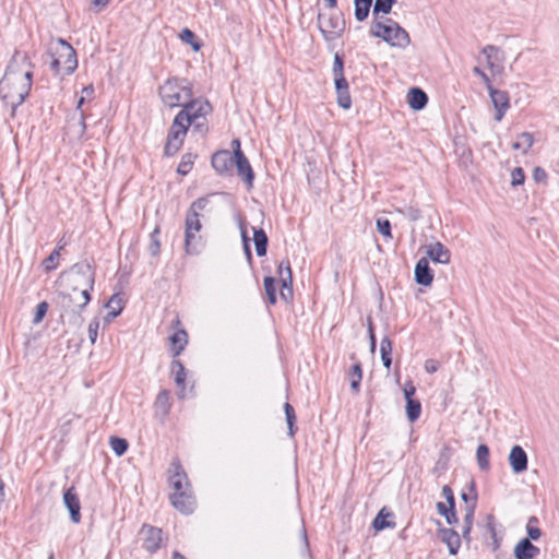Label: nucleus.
Returning a JSON list of instances; mask_svg holds the SVG:
<instances>
[{
  "instance_id": "338daca9",
  "label": "nucleus",
  "mask_w": 559,
  "mask_h": 559,
  "mask_svg": "<svg viewBox=\"0 0 559 559\" xmlns=\"http://www.w3.org/2000/svg\"><path fill=\"white\" fill-rule=\"evenodd\" d=\"M367 331H368V335L370 334H373V324H372V321L370 318H368L367 320Z\"/></svg>"
},
{
  "instance_id": "1a4fd4ad",
  "label": "nucleus",
  "mask_w": 559,
  "mask_h": 559,
  "mask_svg": "<svg viewBox=\"0 0 559 559\" xmlns=\"http://www.w3.org/2000/svg\"><path fill=\"white\" fill-rule=\"evenodd\" d=\"M318 25L323 39L328 43L338 39L345 31V20L340 12L319 14Z\"/></svg>"
},
{
  "instance_id": "37998d69",
  "label": "nucleus",
  "mask_w": 559,
  "mask_h": 559,
  "mask_svg": "<svg viewBox=\"0 0 559 559\" xmlns=\"http://www.w3.org/2000/svg\"><path fill=\"white\" fill-rule=\"evenodd\" d=\"M173 370L175 372V381L176 383L181 386V389H185V380H186V371L182 366V364L178 360H175L173 362Z\"/></svg>"
},
{
  "instance_id": "a878e982",
  "label": "nucleus",
  "mask_w": 559,
  "mask_h": 559,
  "mask_svg": "<svg viewBox=\"0 0 559 559\" xmlns=\"http://www.w3.org/2000/svg\"><path fill=\"white\" fill-rule=\"evenodd\" d=\"M439 533L442 542L448 547L449 554L452 556L456 555L461 546L459 534L451 528H440Z\"/></svg>"
},
{
  "instance_id": "79ce46f5",
  "label": "nucleus",
  "mask_w": 559,
  "mask_h": 559,
  "mask_svg": "<svg viewBox=\"0 0 559 559\" xmlns=\"http://www.w3.org/2000/svg\"><path fill=\"white\" fill-rule=\"evenodd\" d=\"M362 372L359 364H355L350 370V388L353 391H359V383L361 381Z\"/></svg>"
},
{
  "instance_id": "c85d7f7f",
  "label": "nucleus",
  "mask_w": 559,
  "mask_h": 559,
  "mask_svg": "<svg viewBox=\"0 0 559 559\" xmlns=\"http://www.w3.org/2000/svg\"><path fill=\"white\" fill-rule=\"evenodd\" d=\"M534 144V136L530 132H522L516 136L515 142L512 144L514 151L521 152L523 155L527 154Z\"/></svg>"
},
{
  "instance_id": "58836bf2",
  "label": "nucleus",
  "mask_w": 559,
  "mask_h": 559,
  "mask_svg": "<svg viewBox=\"0 0 559 559\" xmlns=\"http://www.w3.org/2000/svg\"><path fill=\"white\" fill-rule=\"evenodd\" d=\"M109 445L117 456L124 454L128 449V442L123 438L111 437L109 439Z\"/></svg>"
},
{
  "instance_id": "39448f33",
  "label": "nucleus",
  "mask_w": 559,
  "mask_h": 559,
  "mask_svg": "<svg viewBox=\"0 0 559 559\" xmlns=\"http://www.w3.org/2000/svg\"><path fill=\"white\" fill-rule=\"evenodd\" d=\"M212 111L211 103L204 97L191 98L182 106L178 112L179 116H183V119L189 126L198 130L205 128V120L207 115Z\"/></svg>"
},
{
  "instance_id": "864d4df0",
  "label": "nucleus",
  "mask_w": 559,
  "mask_h": 559,
  "mask_svg": "<svg viewBox=\"0 0 559 559\" xmlns=\"http://www.w3.org/2000/svg\"><path fill=\"white\" fill-rule=\"evenodd\" d=\"M440 364L436 359H427L424 362V369L427 373L432 374L438 371Z\"/></svg>"
},
{
  "instance_id": "4c0bfd02",
  "label": "nucleus",
  "mask_w": 559,
  "mask_h": 559,
  "mask_svg": "<svg viewBox=\"0 0 559 559\" xmlns=\"http://www.w3.org/2000/svg\"><path fill=\"white\" fill-rule=\"evenodd\" d=\"M103 328V319L98 317L93 318L87 325L88 340L92 345L96 343L98 330Z\"/></svg>"
},
{
  "instance_id": "72a5a7b5",
  "label": "nucleus",
  "mask_w": 559,
  "mask_h": 559,
  "mask_svg": "<svg viewBox=\"0 0 559 559\" xmlns=\"http://www.w3.org/2000/svg\"><path fill=\"white\" fill-rule=\"evenodd\" d=\"M476 460L481 471L489 469V449L486 444H479L476 448Z\"/></svg>"
},
{
  "instance_id": "c756f323",
  "label": "nucleus",
  "mask_w": 559,
  "mask_h": 559,
  "mask_svg": "<svg viewBox=\"0 0 559 559\" xmlns=\"http://www.w3.org/2000/svg\"><path fill=\"white\" fill-rule=\"evenodd\" d=\"M391 518H392V514L389 511H386L385 508H382L379 511V513L377 514V516L374 518V520L372 522V527L378 532L385 530V528L394 527L395 523L390 520Z\"/></svg>"
},
{
  "instance_id": "0e129e2a",
  "label": "nucleus",
  "mask_w": 559,
  "mask_h": 559,
  "mask_svg": "<svg viewBox=\"0 0 559 559\" xmlns=\"http://www.w3.org/2000/svg\"><path fill=\"white\" fill-rule=\"evenodd\" d=\"M487 528L491 534H495V523L492 516L487 518Z\"/></svg>"
},
{
  "instance_id": "ddd939ff",
  "label": "nucleus",
  "mask_w": 559,
  "mask_h": 559,
  "mask_svg": "<svg viewBox=\"0 0 559 559\" xmlns=\"http://www.w3.org/2000/svg\"><path fill=\"white\" fill-rule=\"evenodd\" d=\"M415 393V385L411 381L405 382L403 389V394L406 401L405 413L407 419L412 423L418 419L421 412L420 402L414 399Z\"/></svg>"
},
{
  "instance_id": "7c9ffc66",
  "label": "nucleus",
  "mask_w": 559,
  "mask_h": 559,
  "mask_svg": "<svg viewBox=\"0 0 559 559\" xmlns=\"http://www.w3.org/2000/svg\"><path fill=\"white\" fill-rule=\"evenodd\" d=\"M372 0H354V15L357 22L365 21L370 12Z\"/></svg>"
},
{
  "instance_id": "2f4dec72",
  "label": "nucleus",
  "mask_w": 559,
  "mask_h": 559,
  "mask_svg": "<svg viewBox=\"0 0 559 559\" xmlns=\"http://www.w3.org/2000/svg\"><path fill=\"white\" fill-rule=\"evenodd\" d=\"M253 242L258 257H264L267 248V237L262 229L253 230Z\"/></svg>"
},
{
  "instance_id": "20e7f679",
  "label": "nucleus",
  "mask_w": 559,
  "mask_h": 559,
  "mask_svg": "<svg viewBox=\"0 0 559 559\" xmlns=\"http://www.w3.org/2000/svg\"><path fill=\"white\" fill-rule=\"evenodd\" d=\"M371 34L394 49H405L411 44L408 33L391 19L373 22Z\"/></svg>"
},
{
  "instance_id": "b1692460",
  "label": "nucleus",
  "mask_w": 559,
  "mask_h": 559,
  "mask_svg": "<svg viewBox=\"0 0 559 559\" xmlns=\"http://www.w3.org/2000/svg\"><path fill=\"white\" fill-rule=\"evenodd\" d=\"M334 87L336 93V102L337 105L342 109H349L352 106V98L349 94V86L346 79L343 80H334Z\"/></svg>"
},
{
  "instance_id": "a211bd4d",
  "label": "nucleus",
  "mask_w": 559,
  "mask_h": 559,
  "mask_svg": "<svg viewBox=\"0 0 559 559\" xmlns=\"http://www.w3.org/2000/svg\"><path fill=\"white\" fill-rule=\"evenodd\" d=\"M169 485L174 492H191L189 479L179 464L174 465L173 474L169 476Z\"/></svg>"
},
{
  "instance_id": "774afa93",
  "label": "nucleus",
  "mask_w": 559,
  "mask_h": 559,
  "mask_svg": "<svg viewBox=\"0 0 559 559\" xmlns=\"http://www.w3.org/2000/svg\"><path fill=\"white\" fill-rule=\"evenodd\" d=\"M329 8L334 9L336 7V0H324Z\"/></svg>"
},
{
  "instance_id": "9b49d317",
  "label": "nucleus",
  "mask_w": 559,
  "mask_h": 559,
  "mask_svg": "<svg viewBox=\"0 0 559 559\" xmlns=\"http://www.w3.org/2000/svg\"><path fill=\"white\" fill-rule=\"evenodd\" d=\"M488 95L495 109V120L501 121L510 108L509 95L506 91L497 90L492 85H488Z\"/></svg>"
},
{
  "instance_id": "09e8293b",
  "label": "nucleus",
  "mask_w": 559,
  "mask_h": 559,
  "mask_svg": "<svg viewBox=\"0 0 559 559\" xmlns=\"http://www.w3.org/2000/svg\"><path fill=\"white\" fill-rule=\"evenodd\" d=\"M510 177H511L510 183L512 187L522 186L524 183L525 175L521 167L513 168L510 174Z\"/></svg>"
},
{
  "instance_id": "0eeeda50",
  "label": "nucleus",
  "mask_w": 559,
  "mask_h": 559,
  "mask_svg": "<svg viewBox=\"0 0 559 559\" xmlns=\"http://www.w3.org/2000/svg\"><path fill=\"white\" fill-rule=\"evenodd\" d=\"M207 198H201L194 201L187 214L185 222V248L187 253H192L191 245L197 239L201 230V222L199 218V212L203 211L209 203Z\"/></svg>"
},
{
  "instance_id": "7ed1b4c3",
  "label": "nucleus",
  "mask_w": 559,
  "mask_h": 559,
  "mask_svg": "<svg viewBox=\"0 0 559 559\" xmlns=\"http://www.w3.org/2000/svg\"><path fill=\"white\" fill-rule=\"evenodd\" d=\"M156 95L163 108H179L192 98V84L183 78L169 76L158 85Z\"/></svg>"
},
{
  "instance_id": "6e6552de",
  "label": "nucleus",
  "mask_w": 559,
  "mask_h": 559,
  "mask_svg": "<svg viewBox=\"0 0 559 559\" xmlns=\"http://www.w3.org/2000/svg\"><path fill=\"white\" fill-rule=\"evenodd\" d=\"M481 55L485 58L486 67L491 78L502 76L504 71L512 64L508 51L503 48L487 46L483 49Z\"/></svg>"
},
{
  "instance_id": "f257e3e1",
  "label": "nucleus",
  "mask_w": 559,
  "mask_h": 559,
  "mask_svg": "<svg viewBox=\"0 0 559 559\" xmlns=\"http://www.w3.org/2000/svg\"><path fill=\"white\" fill-rule=\"evenodd\" d=\"M32 64L26 55H15L0 81V95L3 103L15 109L29 93Z\"/></svg>"
},
{
  "instance_id": "f704fd0d",
  "label": "nucleus",
  "mask_w": 559,
  "mask_h": 559,
  "mask_svg": "<svg viewBox=\"0 0 559 559\" xmlns=\"http://www.w3.org/2000/svg\"><path fill=\"white\" fill-rule=\"evenodd\" d=\"M440 515H442L449 525H454L457 523V519L454 513V506L444 504L442 502H438L436 506Z\"/></svg>"
},
{
  "instance_id": "bf43d9fd",
  "label": "nucleus",
  "mask_w": 559,
  "mask_h": 559,
  "mask_svg": "<svg viewBox=\"0 0 559 559\" xmlns=\"http://www.w3.org/2000/svg\"><path fill=\"white\" fill-rule=\"evenodd\" d=\"M473 72L483 80L487 88L488 85H491L489 76L480 68L475 67L473 69Z\"/></svg>"
},
{
  "instance_id": "4be33fe9",
  "label": "nucleus",
  "mask_w": 559,
  "mask_h": 559,
  "mask_svg": "<svg viewBox=\"0 0 559 559\" xmlns=\"http://www.w3.org/2000/svg\"><path fill=\"white\" fill-rule=\"evenodd\" d=\"M145 534L143 546L148 552H155L163 543V532L159 528L147 526L143 527Z\"/></svg>"
},
{
  "instance_id": "8fccbe9b",
  "label": "nucleus",
  "mask_w": 559,
  "mask_h": 559,
  "mask_svg": "<svg viewBox=\"0 0 559 559\" xmlns=\"http://www.w3.org/2000/svg\"><path fill=\"white\" fill-rule=\"evenodd\" d=\"M60 253L59 250H53L49 257L44 261L43 266L46 271L56 270L58 266Z\"/></svg>"
},
{
  "instance_id": "e2e57ef3",
  "label": "nucleus",
  "mask_w": 559,
  "mask_h": 559,
  "mask_svg": "<svg viewBox=\"0 0 559 559\" xmlns=\"http://www.w3.org/2000/svg\"><path fill=\"white\" fill-rule=\"evenodd\" d=\"M231 146H233V153H231L233 156L243 155V153L240 148V142L238 140H234L231 142Z\"/></svg>"
},
{
  "instance_id": "423d86ee",
  "label": "nucleus",
  "mask_w": 559,
  "mask_h": 559,
  "mask_svg": "<svg viewBox=\"0 0 559 559\" xmlns=\"http://www.w3.org/2000/svg\"><path fill=\"white\" fill-rule=\"evenodd\" d=\"M78 67L76 55L73 47L63 39L58 40V45L52 53L51 69L57 75H69Z\"/></svg>"
},
{
  "instance_id": "3c124183",
  "label": "nucleus",
  "mask_w": 559,
  "mask_h": 559,
  "mask_svg": "<svg viewBox=\"0 0 559 559\" xmlns=\"http://www.w3.org/2000/svg\"><path fill=\"white\" fill-rule=\"evenodd\" d=\"M48 310V304L46 301H41L37 305L36 311L33 318V323L38 324L43 321Z\"/></svg>"
},
{
  "instance_id": "6e6d98bb",
  "label": "nucleus",
  "mask_w": 559,
  "mask_h": 559,
  "mask_svg": "<svg viewBox=\"0 0 559 559\" xmlns=\"http://www.w3.org/2000/svg\"><path fill=\"white\" fill-rule=\"evenodd\" d=\"M442 493L445 498V504L454 506V495L449 486L442 487Z\"/></svg>"
},
{
  "instance_id": "a18cd8bd",
  "label": "nucleus",
  "mask_w": 559,
  "mask_h": 559,
  "mask_svg": "<svg viewBox=\"0 0 559 559\" xmlns=\"http://www.w3.org/2000/svg\"><path fill=\"white\" fill-rule=\"evenodd\" d=\"M332 72L334 74V80L345 79L343 60L338 53H335L333 57Z\"/></svg>"
},
{
  "instance_id": "dca6fc26",
  "label": "nucleus",
  "mask_w": 559,
  "mask_h": 559,
  "mask_svg": "<svg viewBox=\"0 0 559 559\" xmlns=\"http://www.w3.org/2000/svg\"><path fill=\"white\" fill-rule=\"evenodd\" d=\"M62 501L69 512L71 522L79 524L81 522V504L73 487L63 493Z\"/></svg>"
},
{
  "instance_id": "cd10ccee",
  "label": "nucleus",
  "mask_w": 559,
  "mask_h": 559,
  "mask_svg": "<svg viewBox=\"0 0 559 559\" xmlns=\"http://www.w3.org/2000/svg\"><path fill=\"white\" fill-rule=\"evenodd\" d=\"M171 352L175 356H178L186 347L188 343V335L185 330H177L169 337Z\"/></svg>"
},
{
  "instance_id": "412c9836",
  "label": "nucleus",
  "mask_w": 559,
  "mask_h": 559,
  "mask_svg": "<svg viewBox=\"0 0 559 559\" xmlns=\"http://www.w3.org/2000/svg\"><path fill=\"white\" fill-rule=\"evenodd\" d=\"M408 107L413 111L423 110L428 104L427 94L419 87H411L406 92Z\"/></svg>"
},
{
  "instance_id": "de8ad7c7",
  "label": "nucleus",
  "mask_w": 559,
  "mask_h": 559,
  "mask_svg": "<svg viewBox=\"0 0 559 559\" xmlns=\"http://www.w3.org/2000/svg\"><path fill=\"white\" fill-rule=\"evenodd\" d=\"M158 236H159V228L155 227L151 234V245H150V252L153 257L157 255L160 250V242H159Z\"/></svg>"
},
{
  "instance_id": "9d476101",
  "label": "nucleus",
  "mask_w": 559,
  "mask_h": 559,
  "mask_svg": "<svg viewBox=\"0 0 559 559\" xmlns=\"http://www.w3.org/2000/svg\"><path fill=\"white\" fill-rule=\"evenodd\" d=\"M189 127L183 116H179L178 114L175 116L164 147V152L167 156H173L180 150Z\"/></svg>"
},
{
  "instance_id": "393cba45",
  "label": "nucleus",
  "mask_w": 559,
  "mask_h": 559,
  "mask_svg": "<svg viewBox=\"0 0 559 559\" xmlns=\"http://www.w3.org/2000/svg\"><path fill=\"white\" fill-rule=\"evenodd\" d=\"M539 550L528 538L521 539L514 547L513 554L515 559H535Z\"/></svg>"
},
{
  "instance_id": "052dcab7",
  "label": "nucleus",
  "mask_w": 559,
  "mask_h": 559,
  "mask_svg": "<svg viewBox=\"0 0 559 559\" xmlns=\"http://www.w3.org/2000/svg\"><path fill=\"white\" fill-rule=\"evenodd\" d=\"M111 0H93L92 4L96 12L104 10Z\"/></svg>"
},
{
  "instance_id": "49530a36",
  "label": "nucleus",
  "mask_w": 559,
  "mask_h": 559,
  "mask_svg": "<svg viewBox=\"0 0 559 559\" xmlns=\"http://www.w3.org/2000/svg\"><path fill=\"white\" fill-rule=\"evenodd\" d=\"M377 230L388 240L392 239L391 235V224L385 218H379L376 223Z\"/></svg>"
},
{
  "instance_id": "69168bd1",
  "label": "nucleus",
  "mask_w": 559,
  "mask_h": 559,
  "mask_svg": "<svg viewBox=\"0 0 559 559\" xmlns=\"http://www.w3.org/2000/svg\"><path fill=\"white\" fill-rule=\"evenodd\" d=\"M287 429H288V435L290 437H293L295 435V431H296L294 423H287Z\"/></svg>"
},
{
  "instance_id": "473e14b6",
  "label": "nucleus",
  "mask_w": 559,
  "mask_h": 559,
  "mask_svg": "<svg viewBox=\"0 0 559 559\" xmlns=\"http://www.w3.org/2000/svg\"><path fill=\"white\" fill-rule=\"evenodd\" d=\"M392 343L388 337H383L380 343L381 360L385 369H390L392 359Z\"/></svg>"
},
{
  "instance_id": "f03ea898",
  "label": "nucleus",
  "mask_w": 559,
  "mask_h": 559,
  "mask_svg": "<svg viewBox=\"0 0 559 559\" xmlns=\"http://www.w3.org/2000/svg\"><path fill=\"white\" fill-rule=\"evenodd\" d=\"M94 278L92 273L73 272L67 277V285L62 292V306L69 310H82L91 299Z\"/></svg>"
},
{
  "instance_id": "5701e85b",
  "label": "nucleus",
  "mask_w": 559,
  "mask_h": 559,
  "mask_svg": "<svg viewBox=\"0 0 559 559\" xmlns=\"http://www.w3.org/2000/svg\"><path fill=\"white\" fill-rule=\"evenodd\" d=\"M234 164L236 165L237 173L245 181L247 188L251 189L253 186L254 175L247 157L245 155L235 156Z\"/></svg>"
},
{
  "instance_id": "f8f14e48",
  "label": "nucleus",
  "mask_w": 559,
  "mask_h": 559,
  "mask_svg": "<svg viewBox=\"0 0 559 559\" xmlns=\"http://www.w3.org/2000/svg\"><path fill=\"white\" fill-rule=\"evenodd\" d=\"M124 306L126 301L123 299L122 293H115L110 296V298L104 305L106 314L103 318V329H105L114 319L122 313Z\"/></svg>"
},
{
  "instance_id": "e433bc0d",
  "label": "nucleus",
  "mask_w": 559,
  "mask_h": 559,
  "mask_svg": "<svg viewBox=\"0 0 559 559\" xmlns=\"http://www.w3.org/2000/svg\"><path fill=\"white\" fill-rule=\"evenodd\" d=\"M277 274L281 280V284L289 285L293 281L292 270L288 261H282L277 267Z\"/></svg>"
},
{
  "instance_id": "c03bdc74",
  "label": "nucleus",
  "mask_w": 559,
  "mask_h": 559,
  "mask_svg": "<svg viewBox=\"0 0 559 559\" xmlns=\"http://www.w3.org/2000/svg\"><path fill=\"white\" fill-rule=\"evenodd\" d=\"M473 516H474V506H471L467 509L466 514L464 516V528L462 532L463 538L467 542L469 540V532H471L472 525H473Z\"/></svg>"
},
{
  "instance_id": "f3484780",
  "label": "nucleus",
  "mask_w": 559,
  "mask_h": 559,
  "mask_svg": "<svg viewBox=\"0 0 559 559\" xmlns=\"http://www.w3.org/2000/svg\"><path fill=\"white\" fill-rule=\"evenodd\" d=\"M415 283L423 287H430L433 282V272L427 258H420L414 269Z\"/></svg>"
},
{
  "instance_id": "5fc2aeb1",
  "label": "nucleus",
  "mask_w": 559,
  "mask_h": 559,
  "mask_svg": "<svg viewBox=\"0 0 559 559\" xmlns=\"http://www.w3.org/2000/svg\"><path fill=\"white\" fill-rule=\"evenodd\" d=\"M533 179L537 182H545L547 179V175L543 168L535 167L533 169Z\"/></svg>"
},
{
  "instance_id": "6ab92c4d",
  "label": "nucleus",
  "mask_w": 559,
  "mask_h": 559,
  "mask_svg": "<svg viewBox=\"0 0 559 559\" xmlns=\"http://www.w3.org/2000/svg\"><path fill=\"white\" fill-rule=\"evenodd\" d=\"M173 507L182 514H191L194 509V499L191 492H173L170 496Z\"/></svg>"
},
{
  "instance_id": "c9c22d12",
  "label": "nucleus",
  "mask_w": 559,
  "mask_h": 559,
  "mask_svg": "<svg viewBox=\"0 0 559 559\" xmlns=\"http://www.w3.org/2000/svg\"><path fill=\"white\" fill-rule=\"evenodd\" d=\"M395 0H374L372 13L373 15L383 14L386 15L391 12Z\"/></svg>"
},
{
  "instance_id": "aec40b11",
  "label": "nucleus",
  "mask_w": 559,
  "mask_h": 559,
  "mask_svg": "<svg viewBox=\"0 0 559 559\" xmlns=\"http://www.w3.org/2000/svg\"><path fill=\"white\" fill-rule=\"evenodd\" d=\"M235 156L228 151H219L212 156V166L219 175L230 173Z\"/></svg>"
},
{
  "instance_id": "4468645a",
  "label": "nucleus",
  "mask_w": 559,
  "mask_h": 559,
  "mask_svg": "<svg viewBox=\"0 0 559 559\" xmlns=\"http://www.w3.org/2000/svg\"><path fill=\"white\" fill-rule=\"evenodd\" d=\"M425 254L424 258L437 264L448 265L451 262L450 251L440 241H432L425 246Z\"/></svg>"
},
{
  "instance_id": "bb28decb",
  "label": "nucleus",
  "mask_w": 559,
  "mask_h": 559,
  "mask_svg": "<svg viewBox=\"0 0 559 559\" xmlns=\"http://www.w3.org/2000/svg\"><path fill=\"white\" fill-rule=\"evenodd\" d=\"M178 38L181 43L190 46L193 52L198 53L202 49V41L197 37V35L190 28H182L178 34Z\"/></svg>"
},
{
  "instance_id": "a19ab883",
  "label": "nucleus",
  "mask_w": 559,
  "mask_h": 559,
  "mask_svg": "<svg viewBox=\"0 0 559 559\" xmlns=\"http://www.w3.org/2000/svg\"><path fill=\"white\" fill-rule=\"evenodd\" d=\"M193 160L194 157L191 154L183 155L177 167V173L182 176L188 175L192 169Z\"/></svg>"
},
{
  "instance_id": "ea45409f",
  "label": "nucleus",
  "mask_w": 559,
  "mask_h": 559,
  "mask_svg": "<svg viewBox=\"0 0 559 559\" xmlns=\"http://www.w3.org/2000/svg\"><path fill=\"white\" fill-rule=\"evenodd\" d=\"M263 284H264V289H265V293H266L270 304L274 305L276 302V295H275L276 281H275V278L272 276H267L264 278Z\"/></svg>"
},
{
  "instance_id": "603ef678",
  "label": "nucleus",
  "mask_w": 559,
  "mask_h": 559,
  "mask_svg": "<svg viewBox=\"0 0 559 559\" xmlns=\"http://www.w3.org/2000/svg\"><path fill=\"white\" fill-rule=\"evenodd\" d=\"M281 296L286 302H290L293 299V281L289 282V285L281 284Z\"/></svg>"
},
{
  "instance_id": "4d7b16f0",
  "label": "nucleus",
  "mask_w": 559,
  "mask_h": 559,
  "mask_svg": "<svg viewBox=\"0 0 559 559\" xmlns=\"http://www.w3.org/2000/svg\"><path fill=\"white\" fill-rule=\"evenodd\" d=\"M239 230H240V236H241V240L243 242L245 249L249 253V237H248L247 229L241 222L239 223Z\"/></svg>"
},
{
  "instance_id": "13d9d810",
  "label": "nucleus",
  "mask_w": 559,
  "mask_h": 559,
  "mask_svg": "<svg viewBox=\"0 0 559 559\" xmlns=\"http://www.w3.org/2000/svg\"><path fill=\"white\" fill-rule=\"evenodd\" d=\"M284 412H285L286 424L287 423H295V418H296L295 417V412H294L293 407L290 406V404L285 403Z\"/></svg>"
},
{
  "instance_id": "680f3d73",
  "label": "nucleus",
  "mask_w": 559,
  "mask_h": 559,
  "mask_svg": "<svg viewBox=\"0 0 559 559\" xmlns=\"http://www.w3.org/2000/svg\"><path fill=\"white\" fill-rule=\"evenodd\" d=\"M540 537V531L537 527H528L527 528V538L528 540H537Z\"/></svg>"
},
{
  "instance_id": "2eb2a0df",
  "label": "nucleus",
  "mask_w": 559,
  "mask_h": 559,
  "mask_svg": "<svg viewBox=\"0 0 559 559\" xmlns=\"http://www.w3.org/2000/svg\"><path fill=\"white\" fill-rule=\"evenodd\" d=\"M508 462L513 474H522L527 469L528 457L521 445H513L508 455Z\"/></svg>"
}]
</instances>
